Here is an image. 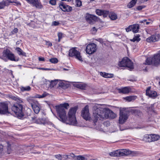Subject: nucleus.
Returning <instances> with one entry per match:
<instances>
[{"mask_svg": "<svg viewBox=\"0 0 160 160\" xmlns=\"http://www.w3.org/2000/svg\"><path fill=\"white\" fill-rule=\"evenodd\" d=\"M92 120L94 124L101 126V121L110 118H114L116 114L108 108H103L100 104H96L93 107Z\"/></svg>", "mask_w": 160, "mask_h": 160, "instance_id": "nucleus-1", "label": "nucleus"}, {"mask_svg": "<svg viewBox=\"0 0 160 160\" xmlns=\"http://www.w3.org/2000/svg\"><path fill=\"white\" fill-rule=\"evenodd\" d=\"M69 106V104L67 103L61 104L55 106L56 109L59 116L58 119L64 123H67V118L66 117V112L65 109H67Z\"/></svg>", "mask_w": 160, "mask_h": 160, "instance_id": "nucleus-2", "label": "nucleus"}, {"mask_svg": "<svg viewBox=\"0 0 160 160\" xmlns=\"http://www.w3.org/2000/svg\"><path fill=\"white\" fill-rule=\"evenodd\" d=\"M11 109L14 113L15 116L18 118H21L24 116L23 107L22 104L19 103H15L12 106Z\"/></svg>", "mask_w": 160, "mask_h": 160, "instance_id": "nucleus-3", "label": "nucleus"}, {"mask_svg": "<svg viewBox=\"0 0 160 160\" xmlns=\"http://www.w3.org/2000/svg\"><path fill=\"white\" fill-rule=\"evenodd\" d=\"M77 109V107L71 108L68 112V121L70 124L76 125L77 124L75 114Z\"/></svg>", "mask_w": 160, "mask_h": 160, "instance_id": "nucleus-4", "label": "nucleus"}, {"mask_svg": "<svg viewBox=\"0 0 160 160\" xmlns=\"http://www.w3.org/2000/svg\"><path fill=\"white\" fill-rule=\"evenodd\" d=\"M133 152L127 149H121L115 150L109 153V155L112 157H121L128 156L132 154Z\"/></svg>", "mask_w": 160, "mask_h": 160, "instance_id": "nucleus-5", "label": "nucleus"}, {"mask_svg": "<svg viewBox=\"0 0 160 160\" xmlns=\"http://www.w3.org/2000/svg\"><path fill=\"white\" fill-rule=\"evenodd\" d=\"M160 63V50L153 58H147L146 60L145 64L150 65L153 64L156 65Z\"/></svg>", "mask_w": 160, "mask_h": 160, "instance_id": "nucleus-6", "label": "nucleus"}, {"mask_svg": "<svg viewBox=\"0 0 160 160\" xmlns=\"http://www.w3.org/2000/svg\"><path fill=\"white\" fill-rule=\"evenodd\" d=\"M30 104L33 110L36 113H38L40 111V105L35 98L33 97H29L27 99Z\"/></svg>", "mask_w": 160, "mask_h": 160, "instance_id": "nucleus-7", "label": "nucleus"}, {"mask_svg": "<svg viewBox=\"0 0 160 160\" xmlns=\"http://www.w3.org/2000/svg\"><path fill=\"white\" fill-rule=\"evenodd\" d=\"M1 58L4 60L8 59L11 61H18V60H16L15 59L14 54L8 49H6L3 50Z\"/></svg>", "mask_w": 160, "mask_h": 160, "instance_id": "nucleus-8", "label": "nucleus"}, {"mask_svg": "<svg viewBox=\"0 0 160 160\" xmlns=\"http://www.w3.org/2000/svg\"><path fill=\"white\" fill-rule=\"evenodd\" d=\"M118 65L120 67H127L130 69H132L134 68L133 63L127 57L123 58L122 60L120 62Z\"/></svg>", "mask_w": 160, "mask_h": 160, "instance_id": "nucleus-9", "label": "nucleus"}, {"mask_svg": "<svg viewBox=\"0 0 160 160\" xmlns=\"http://www.w3.org/2000/svg\"><path fill=\"white\" fill-rule=\"evenodd\" d=\"M69 56L71 57H74L80 61H83L80 53L77 50V48H72L70 49Z\"/></svg>", "mask_w": 160, "mask_h": 160, "instance_id": "nucleus-10", "label": "nucleus"}, {"mask_svg": "<svg viewBox=\"0 0 160 160\" xmlns=\"http://www.w3.org/2000/svg\"><path fill=\"white\" fill-rule=\"evenodd\" d=\"M128 111L125 108L120 109V116L119 119V123L120 124L124 123L128 118Z\"/></svg>", "mask_w": 160, "mask_h": 160, "instance_id": "nucleus-11", "label": "nucleus"}, {"mask_svg": "<svg viewBox=\"0 0 160 160\" xmlns=\"http://www.w3.org/2000/svg\"><path fill=\"white\" fill-rule=\"evenodd\" d=\"M97 49L96 44L93 43H91L89 44L86 47V51L88 54H91L95 52Z\"/></svg>", "mask_w": 160, "mask_h": 160, "instance_id": "nucleus-12", "label": "nucleus"}, {"mask_svg": "<svg viewBox=\"0 0 160 160\" xmlns=\"http://www.w3.org/2000/svg\"><path fill=\"white\" fill-rule=\"evenodd\" d=\"M10 3H14V5H20V3L16 0H6L0 2V9L3 8L5 6L8 5Z\"/></svg>", "mask_w": 160, "mask_h": 160, "instance_id": "nucleus-13", "label": "nucleus"}, {"mask_svg": "<svg viewBox=\"0 0 160 160\" xmlns=\"http://www.w3.org/2000/svg\"><path fill=\"white\" fill-rule=\"evenodd\" d=\"M81 116L86 120H89L90 118L89 108L88 105L85 106L82 109V111Z\"/></svg>", "mask_w": 160, "mask_h": 160, "instance_id": "nucleus-14", "label": "nucleus"}, {"mask_svg": "<svg viewBox=\"0 0 160 160\" xmlns=\"http://www.w3.org/2000/svg\"><path fill=\"white\" fill-rule=\"evenodd\" d=\"M150 89V87L148 88L146 90V95L150 98H154L157 96V93L156 91L151 90Z\"/></svg>", "mask_w": 160, "mask_h": 160, "instance_id": "nucleus-15", "label": "nucleus"}, {"mask_svg": "<svg viewBox=\"0 0 160 160\" xmlns=\"http://www.w3.org/2000/svg\"><path fill=\"white\" fill-rule=\"evenodd\" d=\"M0 114H5L8 112V107L7 104L0 103Z\"/></svg>", "mask_w": 160, "mask_h": 160, "instance_id": "nucleus-16", "label": "nucleus"}, {"mask_svg": "<svg viewBox=\"0 0 160 160\" xmlns=\"http://www.w3.org/2000/svg\"><path fill=\"white\" fill-rule=\"evenodd\" d=\"M59 7L64 12H70L72 10V8L71 7L62 2L60 3L59 5Z\"/></svg>", "mask_w": 160, "mask_h": 160, "instance_id": "nucleus-17", "label": "nucleus"}, {"mask_svg": "<svg viewBox=\"0 0 160 160\" xmlns=\"http://www.w3.org/2000/svg\"><path fill=\"white\" fill-rule=\"evenodd\" d=\"M26 1L28 3L32 4L37 8H41L42 7V5L38 0H26Z\"/></svg>", "mask_w": 160, "mask_h": 160, "instance_id": "nucleus-18", "label": "nucleus"}, {"mask_svg": "<svg viewBox=\"0 0 160 160\" xmlns=\"http://www.w3.org/2000/svg\"><path fill=\"white\" fill-rule=\"evenodd\" d=\"M97 17L91 14H87L86 16L87 21L90 23H93V21H96L97 19Z\"/></svg>", "mask_w": 160, "mask_h": 160, "instance_id": "nucleus-19", "label": "nucleus"}, {"mask_svg": "<svg viewBox=\"0 0 160 160\" xmlns=\"http://www.w3.org/2000/svg\"><path fill=\"white\" fill-rule=\"evenodd\" d=\"M40 122L39 123L43 124H48L52 127L54 126V125L51 122L49 121L47 118H42L39 119Z\"/></svg>", "mask_w": 160, "mask_h": 160, "instance_id": "nucleus-20", "label": "nucleus"}, {"mask_svg": "<svg viewBox=\"0 0 160 160\" xmlns=\"http://www.w3.org/2000/svg\"><path fill=\"white\" fill-rule=\"evenodd\" d=\"M119 92L123 94L129 93L131 91V89L129 87H126L118 89Z\"/></svg>", "mask_w": 160, "mask_h": 160, "instance_id": "nucleus-21", "label": "nucleus"}, {"mask_svg": "<svg viewBox=\"0 0 160 160\" xmlns=\"http://www.w3.org/2000/svg\"><path fill=\"white\" fill-rule=\"evenodd\" d=\"M137 98L135 96H130L123 98V99L128 102L133 101Z\"/></svg>", "mask_w": 160, "mask_h": 160, "instance_id": "nucleus-22", "label": "nucleus"}, {"mask_svg": "<svg viewBox=\"0 0 160 160\" xmlns=\"http://www.w3.org/2000/svg\"><path fill=\"white\" fill-rule=\"evenodd\" d=\"M17 53L19 56H26V53L23 52V51L19 47H16L15 48Z\"/></svg>", "mask_w": 160, "mask_h": 160, "instance_id": "nucleus-23", "label": "nucleus"}, {"mask_svg": "<svg viewBox=\"0 0 160 160\" xmlns=\"http://www.w3.org/2000/svg\"><path fill=\"white\" fill-rule=\"evenodd\" d=\"M132 31L134 33L137 32L139 29V26L138 24H134L131 25Z\"/></svg>", "mask_w": 160, "mask_h": 160, "instance_id": "nucleus-24", "label": "nucleus"}, {"mask_svg": "<svg viewBox=\"0 0 160 160\" xmlns=\"http://www.w3.org/2000/svg\"><path fill=\"white\" fill-rule=\"evenodd\" d=\"M142 140L146 142H152L151 135L146 134L144 136Z\"/></svg>", "mask_w": 160, "mask_h": 160, "instance_id": "nucleus-25", "label": "nucleus"}, {"mask_svg": "<svg viewBox=\"0 0 160 160\" xmlns=\"http://www.w3.org/2000/svg\"><path fill=\"white\" fill-rule=\"evenodd\" d=\"M109 17L112 20H116L118 18L117 14L113 12H109Z\"/></svg>", "mask_w": 160, "mask_h": 160, "instance_id": "nucleus-26", "label": "nucleus"}, {"mask_svg": "<svg viewBox=\"0 0 160 160\" xmlns=\"http://www.w3.org/2000/svg\"><path fill=\"white\" fill-rule=\"evenodd\" d=\"M88 156L85 155L84 156L78 155L76 156L75 160H88Z\"/></svg>", "mask_w": 160, "mask_h": 160, "instance_id": "nucleus-27", "label": "nucleus"}, {"mask_svg": "<svg viewBox=\"0 0 160 160\" xmlns=\"http://www.w3.org/2000/svg\"><path fill=\"white\" fill-rule=\"evenodd\" d=\"M151 135L152 142L157 141L160 138V136L158 134H151Z\"/></svg>", "mask_w": 160, "mask_h": 160, "instance_id": "nucleus-28", "label": "nucleus"}, {"mask_svg": "<svg viewBox=\"0 0 160 160\" xmlns=\"http://www.w3.org/2000/svg\"><path fill=\"white\" fill-rule=\"evenodd\" d=\"M10 98L12 99L17 101L19 103H21L22 102V99L17 96L10 95Z\"/></svg>", "mask_w": 160, "mask_h": 160, "instance_id": "nucleus-29", "label": "nucleus"}, {"mask_svg": "<svg viewBox=\"0 0 160 160\" xmlns=\"http://www.w3.org/2000/svg\"><path fill=\"white\" fill-rule=\"evenodd\" d=\"M31 88L29 86L26 87L21 86L20 87V90L22 92L29 91L31 90Z\"/></svg>", "mask_w": 160, "mask_h": 160, "instance_id": "nucleus-30", "label": "nucleus"}, {"mask_svg": "<svg viewBox=\"0 0 160 160\" xmlns=\"http://www.w3.org/2000/svg\"><path fill=\"white\" fill-rule=\"evenodd\" d=\"M75 86L77 88L82 89H84L86 88V85L82 83H78L75 84Z\"/></svg>", "mask_w": 160, "mask_h": 160, "instance_id": "nucleus-31", "label": "nucleus"}, {"mask_svg": "<svg viewBox=\"0 0 160 160\" xmlns=\"http://www.w3.org/2000/svg\"><path fill=\"white\" fill-rule=\"evenodd\" d=\"M140 40L139 36L138 35L135 36L133 39H130V41L133 42H138Z\"/></svg>", "mask_w": 160, "mask_h": 160, "instance_id": "nucleus-32", "label": "nucleus"}, {"mask_svg": "<svg viewBox=\"0 0 160 160\" xmlns=\"http://www.w3.org/2000/svg\"><path fill=\"white\" fill-rule=\"evenodd\" d=\"M58 82V80H55L51 82H49L50 86L51 87H53L55 85L57 84Z\"/></svg>", "mask_w": 160, "mask_h": 160, "instance_id": "nucleus-33", "label": "nucleus"}, {"mask_svg": "<svg viewBox=\"0 0 160 160\" xmlns=\"http://www.w3.org/2000/svg\"><path fill=\"white\" fill-rule=\"evenodd\" d=\"M146 41L149 42H155L153 35L147 38Z\"/></svg>", "mask_w": 160, "mask_h": 160, "instance_id": "nucleus-34", "label": "nucleus"}, {"mask_svg": "<svg viewBox=\"0 0 160 160\" xmlns=\"http://www.w3.org/2000/svg\"><path fill=\"white\" fill-rule=\"evenodd\" d=\"M155 42L158 41L160 39V34H155L153 35Z\"/></svg>", "mask_w": 160, "mask_h": 160, "instance_id": "nucleus-35", "label": "nucleus"}, {"mask_svg": "<svg viewBox=\"0 0 160 160\" xmlns=\"http://www.w3.org/2000/svg\"><path fill=\"white\" fill-rule=\"evenodd\" d=\"M48 94L46 92L43 93L42 95L37 94L36 95V98H43L47 95Z\"/></svg>", "mask_w": 160, "mask_h": 160, "instance_id": "nucleus-36", "label": "nucleus"}, {"mask_svg": "<svg viewBox=\"0 0 160 160\" xmlns=\"http://www.w3.org/2000/svg\"><path fill=\"white\" fill-rule=\"evenodd\" d=\"M135 4L136 3L135 2H134L132 0L128 4L127 6L128 8H131L133 7Z\"/></svg>", "mask_w": 160, "mask_h": 160, "instance_id": "nucleus-37", "label": "nucleus"}, {"mask_svg": "<svg viewBox=\"0 0 160 160\" xmlns=\"http://www.w3.org/2000/svg\"><path fill=\"white\" fill-rule=\"evenodd\" d=\"M109 12L108 11L103 10L102 15L104 17H106L108 15H109Z\"/></svg>", "mask_w": 160, "mask_h": 160, "instance_id": "nucleus-38", "label": "nucleus"}, {"mask_svg": "<svg viewBox=\"0 0 160 160\" xmlns=\"http://www.w3.org/2000/svg\"><path fill=\"white\" fill-rule=\"evenodd\" d=\"M68 155V158L69 159H73L75 160V158L76 156H75L73 153H70Z\"/></svg>", "mask_w": 160, "mask_h": 160, "instance_id": "nucleus-39", "label": "nucleus"}, {"mask_svg": "<svg viewBox=\"0 0 160 160\" xmlns=\"http://www.w3.org/2000/svg\"><path fill=\"white\" fill-rule=\"evenodd\" d=\"M63 34L61 32H58V41L59 42L60 41V40L63 37Z\"/></svg>", "mask_w": 160, "mask_h": 160, "instance_id": "nucleus-40", "label": "nucleus"}, {"mask_svg": "<svg viewBox=\"0 0 160 160\" xmlns=\"http://www.w3.org/2000/svg\"><path fill=\"white\" fill-rule=\"evenodd\" d=\"M49 61L52 63H56L58 62V60L56 58H52L50 59Z\"/></svg>", "mask_w": 160, "mask_h": 160, "instance_id": "nucleus-41", "label": "nucleus"}, {"mask_svg": "<svg viewBox=\"0 0 160 160\" xmlns=\"http://www.w3.org/2000/svg\"><path fill=\"white\" fill-rule=\"evenodd\" d=\"M18 31V29L17 28H14L11 32L10 35H12L16 33Z\"/></svg>", "mask_w": 160, "mask_h": 160, "instance_id": "nucleus-42", "label": "nucleus"}, {"mask_svg": "<svg viewBox=\"0 0 160 160\" xmlns=\"http://www.w3.org/2000/svg\"><path fill=\"white\" fill-rule=\"evenodd\" d=\"M103 10H100L97 9L96 10V12L97 14L98 15H102Z\"/></svg>", "mask_w": 160, "mask_h": 160, "instance_id": "nucleus-43", "label": "nucleus"}, {"mask_svg": "<svg viewBox=\"0 0 160 160\" xmlns=\"http://www.w3.org/2000/svg\"><path fill=\"white\" fill-rule=\"evenodd\" d=\"M76 5L77 7H80L82 5V2L80 0H76Z\"/></svg>", "mask_w": 160, "mask_h": 160, "instance_id": "nucleus-44", "label": "nucleus"}, {"mask_svg": "<svg viewBox=\"0 0 160 160\" xmlns=\"http://www.w3.org/2000/svg\"><path fill=\"white\" fill-rule=\"evenodd\" d=\"M108 74V73H106L105 72H101L100 73V75L102 76V77H103L105 78H106V76H107Z\"/></svg>", "mask_w": 160, "mask_h": 160, "instance_id": "nucleus-45", "label": "nucleus"}, {"mask_svg": "<svg viewBox=\"0 0 160 160\" xmlns=\"http://www.w3.org/2000/svg\"><path fill=\"white\" fill-rule=\"evenodd\" d=\"M55 157L56 158L59 160H62V155L60 154H58L55 155Z\"/></svg>", "mask_w": 160, "mask_h": 160, "instance_id": "nucleus-46", "label": "nucleus"}, {"mask_svg": "<svg viewBox=\"0 0 160 160\" xmlns=\"http://www.w3.org/2000/svg\"><path fill=\"white\" fill-rule=\"evenodd\" d=\"M62 160H65L68 159V155H62Z\"/></svg>", "mask_w": 160, "mask_h": 160, "instance_id": "nucleus-47", "label": "nucleus"}, {"mask_svg": "<svg viewBox=\"0 0 160 160\" xmlns=\"http://www.w3.org/2000/svg\"><path fill=\"white\" fill-rule=\"evenodd\" d=\"M59 86L61 87H62L64 86L65 84L63 82L61 81H59L58 84Z\"/></svg>", "mask_w": 160, "mask_h": 160, "instance_id": "nucleus-48", "label": "nucleus"}, {"mask_svg": "<svg viewBox=\"0 0 160 160\" xmlns=\"http://www.w3.org/2000/svg\"><path fill=\"white\" fill-rule=\"evenodd\" d=\"M126 30L127 32H128L130 31H132V28L131 27V25H130L126 29Z\"/></svg>", "mask_w": 160, "mask_h": 160, "instance_id": "nucleus-49", "label": "nucleus"}, {"mask_svg": "<svg viewBox=\"0 0 160 160\" xmlns=\"http://www.w3.org/2000/svg\"><path fill=\"white\" fill-rule=\"evenodd\" d=\"M49 3L52 5H55L56 3V0H50Z\"/></svg>", "mask_w": 160, "mask_h": 160, "instance_id": "nucleus-50", "label": "nucleus"}, {"mask_svg": "<svg viewBox=\"0 0 160 160\" xmlns=\"http://www.w3.org/2000/svg\"><path fill=\"white\" fill-rule=\"evenodd\" d=\"M59 22L58 21H54L52 22V24L53 25L56 26L59 25Z\"/></svg>", "mask_w": 160, "mask_h": 160, "instance_id": "nucleus-51", "label": "nucleus"}, {"mask_svg": "<svg viewBox=\"0 0 160 160\" xmlns=\"http://www.w3.org/2000/svg\"><path fill=\"white\" fill-rule=\"evenodd\" d=\"M97 30L95 27H93L91 30L92 33L93 34H95Z\"/></svg>", "mask_w": 160, "mask_h": 160, "instance_id": "nucleus-52", "label": "nucleus"}, {"mask_svg": "<svg viewBox=\"0 0 160 160\" xmlns=\"http://www.w3.org/2000/svg\"><path fill=\"white\" fill-rule=\"evenodd\" d=\"M144 8V7L143 6H138L137 8V9L139 10H141L142 8Z\"/></svg>", "mask_w": 160, "mask_h": 160, "instance_id": "nucleus-53", "label": "nucleus"}, {"mask_svg": "<svg viewBox=\"0 0 160 160\" xmlns=\"http://www.w3.org/2000/svg\"><path fill=\"white\" fill-rule=\"evenodd\" d=\"M113 74H109L108 73L107 74V76H106V78H111L112 77Z\"/></svg>", "mask_w": 160, "mask_h": 160, "instance_id": "nucleus-54", "label": "nucleus"}, {"mask_svg": "<svg viewBox=\"0 0 160 160\" xmlns=\"http://www.w3.org/2000/svg\"><path fill=\"white\" fill-rule=\"evenodd\" d=\"M97 41L101 43H102L103 42V40L102 38H98L97 39Z\"/></svg>", "mask_w": 160, "mask_h": 160, "instance_id": "nucleus-55", "label": "nucleus"}, {"mask_svg": "<svg viewBox=\"0 0 160 160\" xmlns=\"http://www.w3.org/2000/svg\"><path fill=\"white\" fill-rule=\"evenodd\" d=\"M3 146L0 144V152H1L3 150Z\"/></svg>", "mask_w": 160, "mask_h": 160, "instance_id": "nucleus-56", "label": "nucleus"}, {"mask_svg": "<svg viewBox=\"0 0 160 160\" xmlns=\"http://www.w3.org/2000/svg\"><path fill=\"white\" fill-rule=\"evenodd\" d=\"M40 69L42 70H51L50 69L48 68H39Z\"/></svg>", "mask_w": 160, "mask_h": 160, "instance_id": "nucleus-57", "label": "nucleus"}, {"mask_svg": "<svg viewBox=\"0 0 160 160\" xmlns=\"http://www.w3.org/2000/svg\"><path fill=\"white\" fill-rule=\"evenodd\" d=\"M39 61H44V58H43L39 57Z\"/></svg>", "mask_w": 160, "mask_h": 160, "instance_id": "nucleus-58", "label": "nucleus"}, {"mask_svg": "<svg viewBox=\"0 0 160 160\" xmlns=\"http://www.w3.org/2000/svg\"><path fill=\"white\" fill-rule=\"evenodd\" d=\"M96 129L98 130H99V131H102V128H100L99 127V126H96Z\"/></svg>", "mask_w": 160, "mask_h": 160, "instance_id": "nucleus-59", "label": "nucleus"}, {"mask_svg": "<svg viewBox=\"0 0 160 160\" xmlns=\"http://www.w3.org/2000/svg\"><path fill=\"white\" fill-rule=\"evenodd\" d=\"M147 20L146 19H144L142 20H141L140 21V23H145L146 22Z\"/></svg>", "mask_w": 160, "mask_h": 160, "instance_id": "nucleus-60", "label": "nucleus"}, {"mask_svg": "<svg viewBox=\"0 0 160 160\" xmlns=\"http://www.w3.org/2000/svg\"><path fill=\"white\" fill-rule=\"evenodd\" d=\"M47 44L49 46H51L52 45V43L51 42H47Z\"/></svg>", "mask_w": 160, "mask_h": 160, "instance_id": "nucleus-61", "label": "nucleus"}, {"mask_svg": "<svg viewBox=\"0 0 160 160\" xmlns=\"http://www.w3.org/2000/svg\"><path fill=\"white\" fill-rule=\"evenodd\" d=\"M62 1H67V2H70L71 1V0H62Z\"/></svg>", "mask_w": 160, "mask_h": 160, "instance_id": "nucleus-62", "label": "nucleus"}, {"mask_svg": "<svg viewBox=\"0 0 160 160\" xmlns=\"http://www.w3.org/2000/svg\"><path fill=\"white\" fill-rule=\"evenodd\" d=\"M146 22V23L147 25H148L149 24V22H148L146 21V22Z\"/></svg>", "mask_w": 160, "mask_h": 160, "instance_id": "nucleus-63", "label": "nucleus"}, {"mask_svg": "<svg viewBox=\"0 0 160 160\" xmlns=\"http://www.w3.org/2000/svg\"><path fill=\"white\" fill-rule=\"evenodd\" d=\"M19 44V41H17L16 42V44L17 45H18Z\"/></svg>", "mask_w": 160, "mask_h": 160, "instance_id": "nucleus-64", "label": "nucleus"}]
</instances>
